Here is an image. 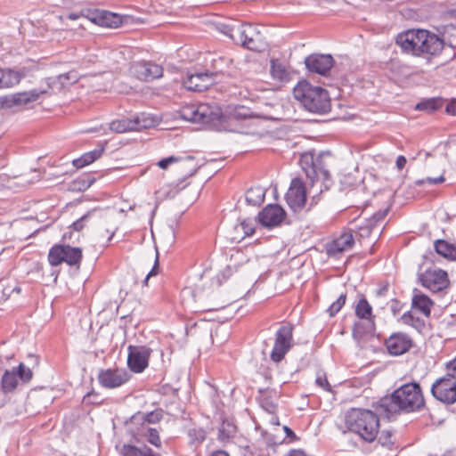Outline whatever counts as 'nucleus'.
<instances>
[{
  "instance_id": "1",
  "label": "nucleus",
  "mask_w": 456,
  "mask_h": 456,
  "mask_svg": "<svg viewBox=\"0 0 456 456\" xmlns=\"http://www.w3.org/2000/svg\"><path fill=\"white\" fill-rule=\"evenodd\" d=\"M425 405L419 384L411 382L395 389L389 396L381 398L375 409L381 417L391 419L397 413L419 411Z\"/></svg>"
},
{
  "instance_id": "2",
  "label": "nucleus",
  "mask_w": 456,
  "mask_h": 456,
  "mask_svg": "<svg viewBox=\"0 0 456 456\" xmlns=\"http://www.w3.org/2000/svg\"><path fill=\"white\" fill-rule=\"evenodd\" d=\"M396 44L405 53L422 57L429 64L431 58L440 54L444 48L443 40L426 29H409L396 37Z\"/></svg>"
},
{
  "instance_id": "3",
  "label": "nucleus",
  "mask_w": 456,
  "mask_h": 456,
  "mask_svg": "<svg viewBox=\"0 0 456 456\" xmlns=\"http://www.w3.org/2000/svg\"><path fill=\"white\" fill-rule=\"evenodd\" d=\"M295 99L309 112L325 114L330 110V99L328 92L306 80L299 81L293 89Z\"/></svg>"
},
{
  "instance_id": "4",
  "label": "nucleus",
  "mask_w": 456,
  "mask_h": 456,
  "mask_svg": "<svg viewBox=\"0 0 456 456\" xmlns=\"http://www.w3.org/2000/svg\"><path fill=\"white\" fill-rule=\"evenodd\" d=\"M337 162L330 151L322 152L316 158L311 153H304L300 158V165L306 176L311 180L312 187H314L315 180H319L322 177L321 192L323 191L322 186L325 190H329L332 185V181L330 177V168L334 167Z\"/></svg>"
},
{
  "instance_id": "5",
  "label": "nucleus",
  "mask_w": 456,
  "mask_h": 456,
  "mask_svg": "<svg viewBox=\"0 0 456 456\" xmlns=\"http://www.w3.org/2000/svg\"><path fill=\"white\" fill-rule=\"evenodd\" d=\"M379 412L363 409H351L347 411L345 423L346 428L359 435L363 440L372 442L379 430Z\"/></svg>"
},
{
  "instance_id": "6",
  "label": "nucleus",
  "mask_w": 456,
  "mask_h": 456,
  "mask_svg": "<svg viewBox=\"0 0 456 456\" xmlns=\"http://www.w3.org/2000/svg\"><path fill=\"white\" fill-rule=\"evenodd\" d=\"M222 32L237 44L251 51H262L266 46L265 38L257 26L251 24L224 25Z\"/></svg>"
},
{
  "instance_id": "7",
  "label": "nucleus",
  "mask_w": 456,
  "mask_h": 456,
  "mask_svg": "<svg viewBox=\"0 0 456 456\" xmlns=\"http://www.w3.org/2000/svg\"><path fill=\"white\" fill-rule=\"evenodd\" d=\"M180 117L192 123L210 124L219 119L221 110L217 106L208 103L187 104L181 108Z\"/></svg>"
},
{
  "instance_id": "8",
  "label": "nucleus",
  "mask_w": 456,
  "mask_h": 456,
  "mask_svg": "<svg viewBox=\"0 0 456 456\" xmlns=\"http://www.w3.org/2000/svg\"><path fill=\"white\" fill-rule=\"evenodd\" d=\"M355 315L359 321L354 323L353 336L361 339L364 335H371L375 331L374 315L372 307L365 297L360 298L354 305Z\"/></svg>"
},
{
  "instance_id": "9",
  "label": "nucleus",
  "mask_w": 456,
  "mask_h": 456,
  "mask_svg": "<svg viewBox=\"0 0 456 456\" xmlns=\"http://www.w3.org/2000/svg\"><path fill=\"white\" fill-rule=\"evenodd\" d=\"M155 119L146 113L136 114L131 118L113 120L110 124L111 131L126 133L128 131H140L154 126Z\"/></svg>"
},
{
  "instance_id": "10",
  "label": "nucleus",
  "mask_w": 456,
  "mask_h": 456,
  "mask_svg": "<svg viewBox=\"0 0 456 456\" xmlns=\"http://www.w3.org/2000/svg\"><path fill=\"white\" fill-rule=\"evenodd\" d=\"M33 378V371L24 363H20L17 368L5 370L1 379V390L4 394L12 393L20 382L28 383Z\"/></svg>"
},
{
  "instance_id": "11",
  "label": "nucleus",
  "mask_w": 456,
  "mask_h": 456,
  "mask_svg": "<svg viewBox=\"0 0 456 456\" xmlns=\"http://www.w3.org/2000/svg\"><path fill=\"white\" fill-rule=\"evenodd\" d=\"M81 259V248L69 245H54L48 254L49 264L53 266H57L62 262L69 265H79Z\"/></svg>"
},
{
  "instance_id": "12",
  "label": "nucleus",
  "mask_w": 456,
  "mask_h": 456,
  "mask_svg": "<svg viewBox=\"0 0 456 456\" xmlns=\"http://www.w3.org/2000/svg\"><path fill=\"white\" fill-rule=\"evenodd\" d=\"M431 393L442 403L452 404L456 402V377L449 372L436 380L432 385Z\"/></svg>"
},
{
  "instance_id": "13",
  "label": "nucleus",
  "mask_w": 456,
  "mask_h": 456,
  "mask_svg": "<svg viewBox=\"0 0 456 456\" xmlns=\"http://www.w3.org/2000/svg\"><path fill=\"white\" fill-rule=\"evenodd\" d=\"M293 345V327L282 325L275 334V341L271 353V359L274 362H280L290 350Z\"/></svg>"
},
{
  "instance_id": "14",
  "label": "nucleus",
  "mask_w": 456,
  "mask_h": 456,
  "mask_svg": "<svg viewBox=\"0 0 456 456\" xmlns=\"http://www.w3.org/2000/svg\"><path fill=\"white\" fill-rule=\"evenodd\" d=\"M48 93L47 90H30L0 96V110L21 107L37 101L40 94Z\"/></svg>"
},
{
  "instance_id": "15",
  "label": "nucleus",
  "mask_w": 456,
  "mask_h": 456,
  "mask_svg": "<svg viewBox=\"0 0 456 456\" xmlns=\"http://www.w3.org/2000/svg\"><path fill=\"white\" fill-rule=\"evenodd\" d=\"M127 350L130 370L135 373L142 372L148 367L151 349L145 346H129Z\"/></svg>"
},
{
  "instance_id": "16",
  "label": "nucleus",
  "mask_w": 456,
  "mask_h": 456,
  "mask_svg": "<svg viewBox=\"0 0 456 456\" xmlns=\"http://www.w3.org/2000/svg\"><path fill=\"white\" fill-rule=\"evenodd\" d=\"M286 201L294 212L302 210L305 206L306 189L300 178L292 179L286 193Z\"/></svg>"
},
{
  "instance_id": "17",
  "label": "nucleus",
  "mask_w": 456,
  "mask_h": 456,
  "mask_svg": "<svg viewBox=\"0 0 456 456\" xmlns=\"http://www.w3.org/2000/svg\"><path fill=\"white\" fill-rule=\"evenodd\" d=\"M421 284L433 292L440 291L449 285L447 273L442 269H428L419 275Z\"/></svg>"
},
{
  "instance_id": "18",
  "label": "nucleus",
  "mask_w": 456,
  "mask_h": 456,
  "mask_svg": "<svg viewBox=\"0 0 456 456\" xmlns=\"http://www.w3.org/2000/svg\"><path fill=\"white\" fill-rule=\"evenodd\" d=\"M129 72L139 80L151 81L162 77L163 69L151 61H138L130 66Z\"/></svg>"
},
{
  "instance_id": "19",
  "label": "nucleus",
  "mask_w": 456,
  "mask_h": 456,
  "mask_svg": "<svg viewBox=\"0 0 456 456\" xmlns=\"http://www.w3.org/2000/svg\"><path fill=\"white\" fill-rule=\"evenodd\" d=\"M217 71H205L190 74L184 78L183 85L190 91L202 92L211 86L215 81Z\"/></svg>"
},
{
  "instance_id": "20",
  "label": "nucleus",
  "mask_w": 456,
  "mask_h": 456,
  "mask_svg": "<svg viewBox=\"0 0 456 456\" xmlns=\"http://www.w3.org/2000/svg\"><path fill=\"white\" fill-rule=\"evenodd\" d=\"M130 379L129 373L124 369L102 370L98 374V380L105 388H116L126 383Z\"/></svg>"
},
{
  "instance_id": "21",
  "label": "nucleus",
  "mask_w": 456,
  "mask_h": 456,
  "mask_svg": "<svg viewBox=\"0 0 456 456\" xmlns=\"http://www.w3.org/2000/svg\"><path fill=\"white\" fill-rule=\"evenodd\" d=\"M385 345L391 355H401L410 350L412 340L406 333L396 332L386 339Z\"/></svg>"
},
{
  "instance_id": "22",
  "label": "nucleus",
  "mask_w": 456,
  "mask_h": 456,
  "mask_svg": "<svg viewBox=\"0 0 456 456\" xmlns=\"http://www.w3.org/2000/svg\"><path fill=\"white\" fill-rule=\"evenodd\" d=\"M307 69L319 75L326 76L333 67L334 61L330 54H311L305 60Z\"/></svg>"
},
{
  "instance_id": "23",
  "label": "nucleus",
  "mask_w": 456,
  "mask_h": 456,
  "mask_svg": "<svg viewBox=\"0 0 456 456\" xmlns=\"http://www.w3.org/2000/svg\"><path fill=\"white\" fill-rule=\"evenodd\" d=\"M286 213L279 205H267L258 215L260 224L265 227L279 225L285 218Z\"/></svg>"
},
{
  "instance_id": "24",
  "label": "nucleus",
  "mask_w": 456,
  "mask_h": 456,
  "mask_svg": "<svg viewBox=\"0 0 456 456\" xmlns=\"http://www.w3.org/2000/svg\"><path fill=\"white\" fill-rule=\"evenodd\" d=\"M86 19L97 25L109 28H117L121 23L117 14L99 9L87 11Z\"/></svg>"
},
{
  "instance_id": "25",
  "label": "nucleus",
  "mask_w": 456,
  "mask_h": 456,
  "mask_svg": "<svg viewBox=\"0 0 456 456\" xmlns=\"http://www.w3.org/2000/svg\"><path fill=\"white\" fill-rule=\"evenodd\" d=\"M129 432L136 439L142 438L147 434V431L151 428V425H148L142 414V411H138L134 414L129 421L126 423Z\"/></svg>"
},
{
  "instance_id": "26",
  "label": "nucleus",
  "mask_w": 456,
  "mask_h": 456,
  "mask_svg": "<svg viewBox=\"0 0 456 456\" xmlns=\"http://www.w3.org/2000/svg\"><path fill=\"white\" fill-rule=\"evenodd\" d=\"M24 77V70L0 69V89L13 87L18 85Z\"/></svg>"
},
{
  "instance_id": "27",
  "label": "nucleus",
  "mask_w": 456,
  "mask_h": 456,
  "mask_svg": "<svg viewBox=\"0 0 456 456\" xmlns=\"http://www.w3.org/2000/svg\"><path fill=\"white\" fill-rule=\"evenodd\" d=\"M411 304L414 309L419 310L425 316H429L433 302L428 296L415 289Z\"/></svg>"
},
{
  "instance_id": "28",
  "label": "nucleus",
  "mask_w": 456,
  "mask_h": 456,
  "mask_svg": "<svg viewBox=\"0 0 456 456\" xmlns=\"http://www.w3.org/2000/svg\"><path fill=\"white\" fill-rule=\"evenodd\" d=\"M434 248L436 252L445 259L456 260V247L453 244L444 240H436L434 242Z\"/></svg>"
},
{
  "instance_id": "29",
  "label": "nucleus",
  "mask_w": 456,
  "mask_h": 456,
  "mask_svg": "<svg viewBox=\"0 0 456 456\" xmlns=\"http://www.w3.org/2000/svg\"><path fill=\"white\" fill-rule=\"evenodd\" d=\"M186 433L189 437V443L192 445L201 444L206 440L208 435L204 428L194 423L187 427Z\"/></svg>"
},
{
  "instance_id": "30",
  "label": "nucleus",
  "mask_w": 456,
  "mask_h": 456,
  "mask_svg": "<svg viewBox=\"0 0 456 456\" xmlns=\"http://www.w3.org/2000/svg\"><path fill=\"white\" fill-rule=\"evenodd\" d=\"M237 427L231 420H224L218 429L217 439L223 444L229 443L236 435Z\"/></svg>"
},
{
  "instance_id": "31",
  "label": "nucleus",
  "mask_w": 456,
  "mask_h": 456,
  "mask_svg": "<svg viewBox=\"0 0 456 456\" xmlns=\"http://www.w3.org/2000/svg\"><path fill=\"white\" fill-rule=\"evenodd\" d=\"M265 196V189L261 186H255L249 188L245 193V200L248 205L260 206Z\"/></svg>"
},
{
  "instance_id": "32",
  "label": "nucleus",
  "mask_w": 456,
  "mask_h": 456,
  "mask_svg": "<svg viewBox=\"0 0 456 456\" xmlns=\"http://www.w3.org/2000/svg\"><path fill=\"white\" fill-rule=\"evenodd\" d=\"M103 150L102 147L86 152L80 158L74 159L72 163L77 168H82L98 159L102 156Z\"/></svg>"
},
{
  "instance_id": "33",
  "label": "nucleus",
  "mask_w": 456,
  "mask_h": 456,
  "mask_svg": "<svg viewBox=\"0 0 456 456\" xmlns=\"http://www.w3.org/2000/svg\"><path fill=\"white\" fill-rule=\"evenodd\" d=\"M260 392V404L262 408L268 413L273 414L276 411L277 404L273 398L276 397L275 392L271 391H259Z\"/></svg>"
},
{
  "instance_id": "34",
  "label": "nucleus",
  "mask_w": 456,
  "mask_h": 456,
  "mask_svg": "<svg viewBox=\"0 0 456 456\" xmlns=\"http://www.w3.org/2000/svg\"><path fill=\"white\" fill-rule=\"evenodd\" d=\"M271 75L272 77L281 82L289 79V72L285 66L277 61H271Z\"/></svg>"
},
{
  "instance_id": "35",
  "label": "nucleus",
  "mask_w": 456,
  "mask_h": 456,
  "mask_svg": "<svg viewBox=\"0 0 456 456\" xmlns=\"http://www.w3.org/2000/svg\"><path fill=\"white\" fill-rule=\"evenodd\" d=\"M444 45L447 44L451 47H456V26L452 24L446 25L442 34Z\"/></svg>"
},
{
  "instance_id": "36",
  "label": "nucleus",
  "mask_w": 456,
  "mask_h": 456,
  "mask_svg": "<svg viewBox=\"0 0 456 456\" xmlns=\"http://www.w3.org/2000/svg\"><path fill=\"white\" fill-rule=\"evenodd\" d=\"M131 51L128 48L115 49L110 52L109 59L114 63H125L130 57Z\"/></svg>"
},
{
  "instance_id": "37",
  "label": "nucleus",
  "mask_w": 456,
  "mask_h": 456,
  "mask_svg": "<svg viewBox=\"0 0 456 456\" xmlns=\"http://www.w3.org/2000/svg\"><path fill=\"white\" fill-rule=\"evenodd\" d=\"M62 78H65V77H59V75L46 78L45 81L48 86L50 93L57 94L63 89L61 81Z\"/></svg>"
},
{
  "instance_id": "38",
  "label": "nucleus",
  "mask_w": 456,
  "mask_h": 456,
  "mask_svg": "<svg viewBox=\"0 0 456 456\" xmlns=\"http://www.w3.org/2000/svg\"><path fill=\"white\" fill-rule=\"evenodd\" d=\"M144 419L148 425L156 424L163 418V411L157 409L150 412H142Z\"/></svg>"
},
{
  "instance_id": "39",
  "label": "nucleus",
  "mask_w": 456,
  "mask_h": 456,
  "mask_svg": "<svg viewBox=\"0 0 456 456\" xmlns=\"http://www.w3.org/2000/svg\"><path fill=\"white\" fill-rule=\"evenodd\" d=\"M119 453L121 456H143L142 448L140 449L131 444H124L119 449Z\"/></svg>"
},
{
  "instance_id": "40",
  "label": "nucleus",
  "mask_w": 456,
  "mask_h": 456,
  "mask_svg": "<svg viewBox=\"0 0 456 456\" xmlns=\"http://www.w3.org/2000/svg\"><path fill=\"white\" fill-rule=\"evenodd\" d=\"M240 227L246 236H251L255 232L256 222L253 219H244L240 222Z\"/></svg>"
},
{
  "instance_id": "41",
  "label": "nucleus",
  "mask_w": 456,
  "mask_h": 456,
  "mask_svg": "<svg viewBox=\"0 0 456 456\" xmlns=\"http://www.w3.org/2000/svg\"><path fill=\"white\" fill-rule=\"evenodd\" d=\"M438 108V103L435 99H428L419 102L416 105V110L425 111H434Z\"/></svg>"
},
{
  "instance_id": "42",
  "label": "nucleus",
  "mask_w": 456,
  "mask_h": 456,
  "mask_svg": "<svg viewBox=\"0 0 456 456\" xmlns=\"http://www.w3.org/2000/svg\"><path fill=\"white\" fill-rule=\"evenodd\" d=\"M142 438H146L149 443L151 444L159 447L160 446V438L159 435V431L156 428H151L147 431V434H145V436H142Z\"/></svg>"
},
{
  "instance_id": "43",
  "label": "nucleus",
  "mask_w": 456,
  "mask_h": 456,
  "mask_svg": "<svg viewBox=\"0 0 456 456\" xmlns=\"http://www.w3.org/2000/svg\"><path fill=\"white\" fill-rule=\"evenodd\" d=\"M94 212H88L86 215H84L82 217H80L78 220L74 222L71 225V227L76 231L79 232L81 231L86 224L88 222V220L93 216Z\"/></svg>"
},
{
  "instance_id": "44",
  "label": "nucleus",
  "mask_w": 456,
  "mask_h": 456,
  "mask_svg": "<svg viewBox=\"0 0 456 456\" xmlns=\"http://www.w3.org/2000/svg\"><path fill=\"white\" fill-rule=\"evenodd\" d=\"M315 384L325 391L332 392L331 386L330 385L325 374L318 373L315 379Z\"/></svg>"
},
{
  "instance_id": "45",
  "label": "nucleus",
  "mask_w": 456,
  "mask_h": 456,
  "mask_svg": "<svg viewBox=\"0 0 456 456\" xmlns=\"http://www.w3.org/2000/svg\"><path fill=\"white\" fill-rule=\"evenodd\" d=\"M59 77H65V78H62L61 80L62 88H65L66 86L74 84L77 80V76L75 72H67L60 74Z\"/></svg>"
},
{
  "instance_id": "46",
  "label": "nucleus",
  "mask_w": 456,
  "mask_h": 456,
  "mask_svg": "<svg viewBox=\"0 0 456 456\" xmlns=\"http://www.w3.org/2000/svg\"><path fill=\"white\" fill-rule=\"evenodd\" d=\"M182 159L175 156L164 158L158 162V167L161 169H167L171 164L181 161Z\"/></svg>"
},
{
  "instance_id": "47",
  "label": "nucleus",
  "mask_w": 456,
  "mask_h": 456,
  "mask_svg": "<svg viewBox=\"0 0 456 456\" xmlns=\"http://www.w3.org/2000/svg\"><path fill=\"white\" fill-rule=\"evenodd\" d=\"M326 249H327V254L329 256H335L338 253L342 252V247L340 246V243L338 240H334L333 242L329 243L327 245Z\"/></svg>"
},
{
  "instance_id": "48",
  "label": "nucleus",
  "mask_w": 456,
  "mask_h": 456,
  "mask_svg": "<svg viewBox=\"0 0 456 456\" xmlns=\"http://www.w3.org/2000/svg\"><path fill=\"white\" fill-rule=\"evenodd\" d=\"M387 213H388V208L379 210L377 213H375L370 220V226H374L379 222L384 220V218L387 216Z\"/></svg>"
},
{
  "instance_id": "49",
  "label": "nucleus",
  "mask_w": 456,
  "mask_h": 456,
  "mask_svg": "<svg viewBox=\"0 0 456 456\" xmlns=\"http://www.w3.org/2000/svg\"><path fill=\"white\" fill-rule=\"evenodd\" d=\"M444 181V177L443 175H440L439 177H436V178H432V177H428L426 179H419V180H417L415 182V184L416 185H423L425 183H428V184H438V183H441Z\"/></svg>"
},
{
  "instance_id": "50",
  "label": "nucleus",
  "mask_w": 456,
  "mask_h": 456,
  "mask_svg": "<svg viewBox=\"0 0 456 456\" xmlns=\"http://www.w3.org/2000/svg\"><path fill=\"white\" fill-rule=\"evenodd\" d=\"M342 308V295H340L337 301H335L328 309V313L330 316H334L337 314L340 309Z\"/></svg>"
},
{
  "instance_id": "51",
  "label": "nucleus",
  "mask_w": 456,
  "mask_h": 456,
  "mask_svg": "<svg viewBox=\"0 0 456 456\" xmlns=\"http://www.w3.org/2000/svg\"><path fill=\"white\" fill-rule=\"evenodd\" d=\"M354 239L351 232H344V251L353 248Z\"/></svg>"
},
{
  "instance_id": "52",
  "label": "nucleus",
  "mask_w": 456,
  "mask_h": 456,
  "mask_svg": "<svg viewBox=\"0 0 456 456\" xmlns=\"http://www.w3.org/2000/svg\"><path fill=\"white\" fill-rule=\"evenodd\" d=\"M87 11L88 10H82L80 12H70L67 15V18L71 20H77L81 17L86 18Z\"/></svg>"
},
{
  "instance_id": "53",
  "label": "nucleus",
  "mask_w": 456,
  "mask_h": 456,
  "mask_svg": "<svg viewBox=\"0 0 456 456\" xmlns=\"http://www.w3.org/2000/svg\"><path fill=\"white\" fill-rule=\"evenodd\" d=\"M159 267V256L157 255L156 256V260H155V264H154V266L152 267L151 271L148 273V274L146 275L144 281H143V283L146 285L147 282H148V280L151 276H153L157 273V269Z\"/></svg>"
},
{
  "instance_id": "54",
  "label": "nucleus",
  "mask_w": 456,
  "mask_h": 456,
  "mask_svg": "<svg viewBox=\"0 0 456 456\" xmlns=\"http://www.w3.org/2000/svg\"><path fill=\"white\" fill-rule=\"evenodd\" d=\"M446 368L450 374H453V376L456 377V357L453 360L447 362Z\"/></svg>"
},
{
  "instance_id": "55",
  "label": "nucleus",
  "mask_w": 456,
  "mask_h": 456,
  "mask_svg": "<svg viewBox=\"0 0 456 456\" xmlns=\"http://www.w3.org/2000/svg\"><path fill=\"white\" fill-rule=\"evenodd\" d=\"M406 162H407V160L404 156H403V155L398 156L396 159V162H395V165H396V167L398 168V170H402L404 167Z\"/></svg>"
},
{
  "instance_id": "56",
  "label": "nucleus",
  "mask_w": 456,
  "mask_h": 456,
  "mask_svg": "<svg viewBox=\"0 0 456 456\" xmlns=\"http://www.w3.org/2000/svg\"><path fill=\"white\" fill-rule=\"evenodd\" d=\"M446 112H447L448 114H451V115L456 116V100H455V101L451 102L446 106Z\"/></svg>"
},
{
  "instance_id": "57",
  "label": "nucleus",
  "mask_w": 456,
  "mask_h": 456,
  "mask_svg": "<svg viewBox=\"0 0 456 456\" xmlns=\"http://www.w3.org/2000/svg\"><path fill=\"white\" fill-rule=\"evenodd\" d=\"M209 456H230V454L224 450H216L212 452Z\"/></svg>"
},
{
  "instance_id": "58",
  "label": "nucleus",
  "mask_w": 456,
  "mask_h": 456,
  "mask_svg": "<svg viewBox=\"0 0 456 456\" xmlns=\"http://www.w3.org/2000/svg\"><path fill=\"white\" fill-rule=\"evenodd\" d=\"M283 429L287 437H296L295 433L289 427L284 426Z\"/></svg>"
},
{
  "instance_id": "59",
  "label": "nucleus",
  "mask_w": 456,
  "mask_h": 456,
  "mask_svg": "<svg viewBox=\"0 0 456 456\" xmlns=\"http://www.w3.org/2000/svg\"><path fill=\"white\" fill-rule=\"evenodd\" d=\"M289 456H306V455L301 450H294V451L290 452Z\"/></svg>"
},
{
  "instance_id": "60",
  "label": "nucleus",
  "mask_w": 456,
  "mask_h": 456,
  "mask_svg": "<svg viewBox=\"0 0 456 456\" xmlns=\"http://www.w3.org/2000/svg\"><path fill=\"white\" fill-rule=\"evenodd\" d=\"M143 456H155L151 449L147 446L142 447Z\"/></svg>"
},
{
  "instance_id": "61",
  "label": "nucleus",
  "mask_w": 456,
  "mask_h": 456,
  "mask_svg": "<svg viewBox=\"0 0 456 456\" xmlns=\"http://www.w3.org/2000/svg\"><path fill=\"white\" fill-rule=\"evenodd\" d=\"M312 201H313V202L311 203V207H312L313 205H314V204H316V203H317V200H316V195H315V194H314V195H313V197H312Z\"/></svg>"
},
{
  "instance_id": "62",
  "label": "nucleus",
  "mask_w": 456,
  "mask_h": 456,
  "mask_svg": "<svg viewBox=\"0 0 456 456\" xmlns=\"http://www.w3.org/2000/svg\"><path fill=\"white\" fill-rule=\"evenodd\" d=\"M194 160V158L191 156H188L185 158V161L187 162H192Z\"/></svg>"
},
{
  "instance_id": "63",
  "label": "nucleus",
  "mask_w": 456,
  "mask_h": 456,
  "mask_svg": "<svg viewBox=\"0 0 456 456\" xmlns=\"http://www.w3.org/2000/svg\"><path fill=\"white\" fill-rule=\"evenodd\" d=\"M114 233H115L114 231L110 232V236L108 238V240H110L112 239V237L114 236Z\"/></svg>"
},
{
  "instance_id": "64",
  "label": "nucleus",
  "mask_w": 456,
  "mask_h": 456,
  "mask_svg": "<svg viewBox=\"0 0 456 456\" xmlns=\"http://www.w3.org/2000/svg\"><path fill=\"white\" fill-rule=\"evenodd\" d=\"M12 290L16 291L17 293H20V287H15Z\"/></svg>"
}]
</instances>
